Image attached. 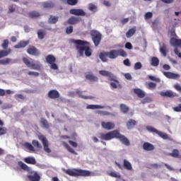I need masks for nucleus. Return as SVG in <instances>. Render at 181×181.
Segmentation results:
<instances>
[{"label": "nucleus", "instance_id": "obj_1", "mask_svg": "<svg viewBox=\"0 0 181 181\" xmlns=\"http://www.w3.org/2000/svg\"><path fill=\"white\" fill-rule=\"evenodd\" d=\"M99 138L100 139H102V141H111V139L115 138L116 139H119L123 145H125V146H129V145H131V142H129L128 138L124 135L121 134L118 130L108 132L106 134L100 133Z\"/></svg>", "mask_w": 181, "mask_h": 181}, {"label": "nucleus", "instance_id": "obj_2", "mask_svg": "<svg viewBox=\"0 0 181 181\" xmlns=\"http://www.w3.org/2000/svg\"><path fill=\"white\" fill-rule=\"evenodd\" d=\"M71 42L76 45V49L80 57H83L84 53L86 57H90L93 54V49L88 46L90 42L81 40H71ZM86 45L88 46H86Z\"/></svg>", "mask_w": 181, "mask_h": 181}, {"label": "nucleus", "instance_id": "obj_3", "mask_svg": "<svg viewBox=\"0 0 181 181\" xmlns=\"http://www.w3.org/2000/svg\"><path fill=\"white\" fill-rule=\"evenodd\" d=\"M118 56H122V57H127V52H125L124 49H112L110 52H102L99 54V57L102 62L104 63L108 62L109 59H117Z\"/></svg>", "mask_w": 181, "mask_h": 181}, {"label": "nucleus", "instance_id": "obj_4", "mask_svg": "<svg viewBox=\"0 0 181 181\" xmlns=\"http://www.w3.org/2000/svg\"><path fill=\"white\" fill-rule=\"evenodd\" d=\"M65 173L69 175V176H72L73 177H78L80 176L87 177L88 176H91V172L81 169H68L65 170Z\"/></svg>", "mask_w": 181, "mask_h": 181}, {"label": "nucleus", "instance_id": "obj_5", "mask_svg": "<svg viewBox=\"0 0 181 181\" xmlns=\"http://www.w3.org/2000/svg\"><path fill=\"white\" fill-rule=\"evenodd\" d=\"M90 36L92 37V40L95 46H98L100 43H101V39H102V35L101 33L95 30H92L90 31Z\"/></svg>", "mask_w": 181, "mask_h": 181}, {"label": "nucleus", "instance_id": "obj_6", "mask_svg": "<svg viewBox=\"0 0 181 181\" xmlns=\"http://www.w3.org/2000/svg\"><path fill=\"white\" fill-rule=\"evenodd\" d=\"M99 74H100V76H103L104 77H108V80L110 81H115V83H117V84H119V81L117 79V76L108 71H99Z\"/></svg>", "mask_w": 181, "mask_h": 181}, {"label": "nucleus", "instance_id": "obj_7", "mask_svg": "<svg viewBox=\"0 0 181 181\" xmlns=\"http://www.w3.org/2000/svg\"><path fill=\"white\" fill-rule=\"evenodd\" d=\"M170 35L173 37L170 40V43L171 46H177L178 47L181 48V40L175 38L177 37V35H176V32L175 31V30H172L170 31Z\"/></svg>", "mask_w": 181, "mask_h": 181}, {"label": "nucleus", "instance_id": "obj_8", "mask_svg": "<svg viewBox=\"0 0 181 181\" xmlns=\"http://www.w3.org/2000/svg\"><path fill=\"white\" fill-rule=\"evenodd\" d=\"M38 139H40V141H41V142L43 145L45 152H46L47 153H51L52 149H50V148H49V141H47V139L46 138V136H45L43 135H40V136H38Z\"/></svg>", "mask_w": 181, "mask_h": 181}, {"label": "nucleus", "instance_id": "obj_9", "mask_svg": "<svg viewBox=\"0 0 181 181\" xmlns=\"http://www.w3.org/2000/svg\"><path fill=\"white\" fill-rule=\"evenodd\" d=\"M30 175H27L28 180L30 181H40V175L36 171H30Z\"/></svg>", "mask_w": 181, "mask_h": 181}, {"label": "nucleus", "instance_id": "obj_10", "mask_svg": "<svg viewBox=\"0 0 181 181\" xmlns=\"http://www.w3.org/2000/svg\"><path fill=\"white\" fill-rule=\"evenodd\" d=\"M69 12L71 15H75V16H86L84 10L81 8H72Z\"/></svg>", "mask_w": 181, "mask_h": 181}, {"label": "nucleus", "instance_id": "obj_11", "mask_svg": "<svg viewBox=\"0 0 181 181\" xmlns=\"http://www.w3.org/2000/svg\"><path fill=\"white\" fill-rule=\"evenodd\" d=\"M101 126L104 129H107V131H111V129H114L115 128V124L111 122H102Z\"/></svg>", "mask_w": 181, "mask_h": 181}, {"label": "nucleus", "instance_id": "obj_12", "mask_svg": "<svg viewBox=\"0 0 181 181\" xmlns=\"http://www.w3.org/2000/svg\"><path fill=\"white\" fill-rule=\"evenodd\" d=\"M161 97H166V98H174L177 97V93L172 92V90H167L165 92H160Z\"/></svg>", "mask_w": 181, "mask_h": 181}, {"label": "nucleus", "instance_id": "obj_13", "mask_svg": "<svg viewBox=\"0 0 181 181\" xmlns=\"http://www.w3.org/2000/svg\"><path fill=\"white\" fill-rule=\"evenodd\" d=\"M27 53H28V54H30L31 56H39V54H40L39 49H37V48L34 46L30 47L27 49Z\"/></svg>", "mask_w": 181, "mask_h": 181}, {"label": "nucleus", "instance_id": "obj_14", "mask_svg": "<svg viewBox=\"0 0 181 181\" xmlns=\"http://www.w3.org/2000/svg\"><path fill=\"white\" fill-rule=\"evenodd\" d=\"M48 97L52 100L60 98V93L56 90H51L48 92Z\"/></svg>", "mask_w": 181, "mask_h": 181}, {"label": "nucleus", "instance_id": "obj_15", "mask_svg": "<svg viewBox=\"0 0 181 181\" xmlns=\"http://www.w3.org/2000/svg\"><path fill=\"white\" fill-rule=\"evenodd\" d=\"M163 75L165 76L167 78H172L173 80L179 78L180 77L179 74H175L173 72H163Z\"/></svg>", "mask_w": 181, "mask_h": 181}, {"label": "nucleus", "instance_id": "obj_16", "mask_svg": "<svg viewBox=\"0 0 181 181\" xmlns=\"http://www.w3.org/2000/svg\"><path fill=\"white\" fill-rule=\"evenodd\" d=\"M81 21V18L71 16L68 19L69 25H77Z\"/></svg>", "mask_w": 181, "mask_h": 181}, {"label": "nucleus", "instance_id": "obj_17", "mask_svg": "<svg viewBox=\"0 0 181 181\" xmlns=\"http://www.w3.org/2000/svg\"><path fill=\"white\" fill-rule=\"evenodd\" d=\"M134 94H136V95H137V97H139V98H144L145 95H146L145 92L140 88H134Z\"/></svg>", "mask_w": 181, "mask_h": 181}, {"label": "nucleus", "instance_id": "obj_18", "mask_svg": "<svg viewBox=\"0 0 181 181\" xmlns=\"http://www.w3.org/2000/svg\"><path fill=\"white\" fill-rule=\"evenodd\" d=\"M18 166L23 169V170H25L26 172H32V168H30L28 165L22 161H18Z\"/></svg>", "mask_w": 181, "mask_h": 181}, {"label": "nucleus", "instance_id": "obj_19", "mask_svg": "<svg viewBox=\"0 0 181 181\" xmlns=\"http://www.w3.org/2000/svg\"><path fill=\"white\" fill-rule=\"evenodd\" d=\"M76 94L78 95L79 98H83V100H93L94 98L93 96H86L83 95V91H81L78 89L76 90Z\"/></svg>", "mask_w": 181, "mask_h": 181}, {"label": "nucleus", "instance_id": "obj_20", "mask_svg": "<svg viewBox=\"0 0 181 181\" xmlns=\"http://www.w3.org/2000/svg\"><path fill=\"white\" fill-rule=\"evenodd\" d=\"M143 148L144 149V151H153V149H155V146H153V144L151 143L145 142L143 144Z\"/></svg>", "mask_w": 181, "mask_h": 181}, {"label": "nucleus", "instance_id": "obj_21", "mask_svg": "<svg viewBox=\"0 0 181 181\" xmlns=\"http://www.w3.org/2000/svg\"><path fill=\"white\" fill-rule=\"evenodd\" d=\"M27 45H29V42L21 41L18 44L14 46V49H23L24 47H26Z\"/></svg>", "mask_w": 181, "mask_h": 181}, {"label": "nucleus", "instance_id": "obj_22", "mask_svg": "<svg viewBox=\"0 0 181 181\" xmlns=\"http://www.w3.org/2000/svg\"><path fill=\"white\" fill-rule=\"evenodd\" d=\"M87 110H103L105 108V106L100 105H88L86 106Z\"/></svg>", "mask_w": 181, "mask_h": 181}, {"label": "nucleus", "instance_id": "obj_23", "mask_svg": "<svg viewBox=\"0 0 181 181\" xmlns=\"http://www.w3.org/2000/svg\"><path fill=\"white\" fill-rule=\"evenodd\" d=\"M24 162L28 163L29 165H36V159L35 157H26L24 158Z\"/></svg>", "mask_w": 181, "mask_h": 181}, {"label": "nucleus", "instance_id": "obj_24", "mask_svg": "<svg viewBox=\"0 0 181 181\" xmlns=\"http://www.w3.org/2000/svg\"><path fill=\"white\" fill-rule=\"evenodd\" d=\"M126 125H127L128 129H132V128H134V127H135L136 125V121H135L132 119H130L126 123Z\"/></svg>", "mask_w": 181, "mask_h": 181}, {"label": "nucleus", "instance_id": "obj_25", "mask_svg": "<svg viewBox=\"0 0 181 181\" xmlns=\"http://www.w3.org/2000/svg\"><path fill=\"white\" fill-rule=\"evenodd\" d=\"M62 145L64 146V147L66 148V149H67L68 152H70V153H72L73 155H77V152H76V151H74V149L73 148H71L69 144L66 143V142H63Z\"/></svg>", "mask_w": 181, "mask_h": 181}, {"label": "nucleus", "instance_id": "obj_26", "mask_svg": "<svg viewBox=\"0 0 181 181\" xmlns=\"http://www.w3.org/2000/svg\"><path fill=\"white\" fill-rule=\"evenodd\" d=\"M45 59L48 64H52V63H56V57H54L52 54L47 55Z\"/></svg>", "mask_w": 181, "mask_h": 181}, {"label": "nucleus", "instance_id": "obj_27", "mask_svg": "<svg viewBox=\"0 0 181 181\" xmlns=\"http://www.w3.org/2000/svg\"><path fill=\"white\" fill-rule=\"evenodd\" d=\"M59 22V16H50L48 19V23H51V25H54Z\"/></svg>", "mask_w": 181, "mask_h": 181}, {"label": "nucleus", "instance_id": "obj_28", "mask_svg": "<svg viewBox=\"0 0 181 181\" xmlns=\"http://www.w3.org/2000/svg\"><path fill=\"white\" fill-rule=\"evenodd\" d=\"M120 111L123 114H128L129 112V107L125 104H120Z\"/></svg>", "mask_w": 181, "mask_h": 181}, {"label": "nucleus", "instance_id": "obj_29", "mask_svg": "<svg viewBox=\"0 0 181 181\" xmlns=\"http://www.w3.org/2000/svg\"><path fill=\"white\" fill-rule=\"evenodd\" d=\"M136 32V27L129 29L126 33L127 37H128V38L132 37V36H134L135 35Z\"/></svg>", "mask_w": 181, "mask_h": 181}, {"label": "nucleus", "instance_id": "obj_30", "mask_svg": "<svg viewBox=\"0 0 181 181\" xmlns=\"http://www.w3.org/2000/svg\"><path fill=\"white\" fill-rule=\"evenodd\" d=\"M160 52L164 57H166L168 54V47H166V45L163 44V45L160 47Z\"/></svg>", "mask_w": 181, "mask_h": 181}, {"label": "nucleus", "instance_id": "obj_31", "mask_svg": "<svg viewBox=\"0 0 181 181\" xmlns=\"http://www.w3.org/2000/svg\"><path fill=\"white\" fill-rule=\"evenodd\" d=\"M86 80H89V81H98V78L91 74H86Z\"/></svg>", "mask_w": 181, "mask_h": 181}, {"label": "nucleus", "instance_id": "obj_32", "mask_svg": "<svg viewBox=\"0 0 181 181\" xmlns=\"http://www.w3.org/2000/svg\"><path fill=\"white\" fill-rule=\"evenodd\" d=\"M151 64L153 67H158L159 66V59L156 57H153L151 60Z\"/></svg>", "mask_w": 181, "mask_h": 181}, {"label": "nucleus", "instance_id": "obj_33", "mask_svg": "<svg viewBox=\"0 0 181 181\" xmlns=\"http://www.w3.org/2000/svg\"><path fill=\"white\" fill-rule=\"evenodd\" d=\"M23 146L28 149L29 152H35V147L32 145V144L29 142H25L23 144Z\"/></svg>", "mask_w": 181, "mask_h": 181}, {"label": "nucleus", "instance_id": "obj_34", "mask_svg": "<svg viewBox=\"0 0 181 181\" xmlns=\"http://www.w3.org/2000/svg\"><path fill=\"white\" fill-rule=\"evenodd\" d=\"M40 124L42 125L43 128H45V129H49V128H50L49 122H47V120L45 118H41Z\"/></svg>", "mask_w": 181, "mask_h": 181}, {"label": "nucleus", "instance_id": "obj_35", "mask_svg": "<svg viewBox=\"0 0 181 181\" xmlns=\"http://www.w3.org/2000/svg\"><path fill=\"white\" fill-rule=\"evenodd\" d=\"M45 36H46V31L45 30H38L37 31V37L40 40L45 39Z\"/></svg>", "mask_w": 181, "mask_h": 181}, {"label": "nucleus", "instance_id": "obj_36", "mask_svg": "<svg viewBox=\"0 0 181 181\" xmlns=\"http://www.w3.org/2000/svg\"><path fill=\"white\" fill-rule=\"evenodd\" d=\"M29 18H31L32 19L35 18H39L40 16V13L37 11H30L28 13Z\"/></svg>", "mask_w": 181, "mask_h": 181}, {"label": "nucleus", "instance_id": "obj_37", "mask_svg": "<svg viewBox=\"0 0 181 181\" xmlns=\"http://www.w3.org/2000/svg\"><path fill=\"white\" fill-rule=\"evenodd\" d=\"M123 166L127 170H131L132 169V165H131V163L127 160H124Z\"/></svg>", "mask_w": 181, "mask_h": 181}, {"label": "nucleus", "instance_id": "obj_38", "mask_svg": "<svg viewBox=\"0 0 181 181\" xmlns=\"http://www.w3.org/2000/svg\"><path fill=\"white\" fill-rule=\"evenodd\" d=\"M11 52H12V49H11L0 51L1 58L2 59V57H6V56H8L11 53Z\"/></svg>", "mask_w": 181, "mask_h": 181}, {"label": "nucleus", "instance_id": "obj_39", "mask_svg": "<svg viewBox=\"0 0 181 181\" xmlns=\"http://www.w3.org/2000/svg\"><path fill=\"white\" fill-rule=\"evenodd\" d=\"M157 135L160 136V138H162L163 139H168L169 138L168 134L163 132H160L159 130L158 132H157Z\"/></svg>", "mask_w": 181, "mask_h": 181}, {"label": "nucleus", "instance_id": "obj_40", "mask_svg": "<svg viewBox=\"0 0 181 181\" xmlns=\"http://www.w3.org/2000/svg\"><path fill=\"white\" fill-rule=\"evenodd\" d=\"M107 175L109 176H111V177H116L117 179H120V177H121V174L120 173L112 172V171L110 172V173H108Z\"/></svg>", "mask_w": 181, "mask_h": 181}, {"label": "nucleus", "instance_id": "obj_41", "mask_svg": "<svg viewBox=\"0 0 181 181\" xmlns=\"http://www.w3.org/2000/svg\"><path fill=\"white\" fill-rule=\"evenodd\" d=\"M30 67L33 70H40V64H35L33 62H32Z\"/></svg>", "mask_w": 181, "mask_h": 181}, {"label": "nucleus", "instance_id": "obj_42", "mask_svg": "<svg viewBox=\"0 0 181 181\" xmlns=\"http://www.w3.org/2000/svg\"><path fill=\"white\" fill-rule=\"evenodd\" d=\"M170 156L173 158H179V150L173 149V152L169 154Z\"/></svg>", "mask_w": 181, "mask_h": 181}, {"label": "nucleus", "instance_id": "obj_43", "mask_svg": "<svg viewBox=\"0 0 181 181\" xmlns=\"http://www.w3.org/2000/svg\"><path fill=\"white\" fill-rule=\"evenodd\" d=\"M32 144L35 148H38L39 149H42V145H41L40 143H39V141H37V140H33L32 141Z\"/></svg>", "mask_w": 181, "mask_h": 181}, {"label": "nucleus", "instance_id": "obj_44", "mask_svg": "<svg viewBox=\"0 0 181 181\" xmlns=\"http://www.w3.org/2000/svg\"><path fill=\"white\" fill-rule=\"evenodd\" d=\"M23 62L25 64V66H27V67H30V66L32 64V62H30V60L29 59H28L26 57H23Z\"/></svg>", "mask_w": 181, "mask_h": 181}, {"label": "nucleus", "instance_id": "obj_45", "mask_svg": "<svg viewBox=\"0 0 181 181\" xmlns=\"http://www.w3.org/2000/svg\"><path fill=\"white\" fill-rule=\"evenodd\" d=\"M148 78L149 80H151V81H156V83H159L160 81V78H156V76H153L152 75H148Z\"/></svg>", "mask_w": 181, "mask_h": 181}, {"label": "nucleus", "instance_id": "obj_46", "mask_svg": "<svg viewBox=\"0 0 181 181\" xmlns=\"http://www.w3.org/2000/svg\"><path fill=\"white\" fill-rule=\"evenodd\" d=\"M146 128L147 131H149V132H154L155 134H158V130L152 126H147Z\"/></svg>", "mask_w": 181, "mask_h": 181}, {"label": "nucleus", "instance_id": "obj_47", "mask_svg": "<svg viewBox=\"0 0 181 181\" xmlns=\"http://www.w3.org/2000/svg\"><path fill=\"white\" fill-rule=\"evenodd\" d=\"M88 9L91 11V12H95V11H97V6L90 3L88 4Z\"/></svg>", "mask_w": 181, "mask_h": 181}, {"label": "nucleus", "instance_id": "obj_48", "mask_svg": "<svg viewBox=\"0 0 181 181\" xmlns=\"http://www.w3.org/2000/svg\"><path fill=\"white\" fill-rule=\"evenodd\" d=\"M16 11V5H11L8 6V13H13Z\"/></svg>", "mask_w": 181, "mask_h": 181}, {"label": "nucleus", "instance_id": "obj_49", "mask_svg": "<svg viewBox=\"0 0 181 181\" xmlns=\"http://www.w3.org/2000/svg\"><path fill=\"white\" fill-rule=\"evenodd\" d=\"M11 62V59L9 58H6L4 59L0 60V64H9Z\"/></svg>", "mask_w": 181, "mask_h": 181}, {"label": "nucleus", "instance_id": "obj_50", "mask_svg": "<svg viewBox=\"0 0 181 181\" xmlns=\"http://www.w3.org/2000/svg\"><path fill=\"white\" fill-rule=\"evenodd\" d=\"M78 3V0H67L66 1V4H68V5H71V6H74V5H77V4Z\"/></svg>", "mask_w": 181, "mask_h": 181}, {"label": "nucleus", "instance_id": "obj_51", "mask_svg": "<svg viewBox=\"0 0 181 181\" xmlns=\"http://www.w3.org/2000/svg\"><path fill=\"white\" fill-rule=\"evenodd\" d=\"M134 70H141L142 69V64L141 62H136L134 66Z\"/></svg>", "mask_w": 181, "mask_h": 181}, {"label": "nucleus", "instance_id": "obj_52", "mask_svg": "<svg viewBox=\"0 0 181 181\" xmlns=\"http://www.w3.org/2000/svg\"><path fill=\"white\" fill-rule=\"evenodd\" d=\"M97 114H99V115H110L111 113L107 112V111H103V110H98Z\"/></svg>", "mask_w": 181, "mask_h": 181}, {"label": "nucleus", "instance_id": "obj_53", "mask_svg": "<svg viewBox=\"0 0 181 181\" xmlns=\"http://www.w3.org/2000/svg\"><path fill=\"white\" fill-rule=\"evenodd\" d=\"M152 16H153V14L152 13V12H147L144 16V19H146V21H148V19H151Z\"/></svg>", "mask_w": 181, "mask_h": 181}, {"label": "nucleus", "instance_id": "obj_54", "mask_svg": "<svg viewBox=\"0 0 181 181\" xmlns=\"http://www.w3.org/2000/svg\"><path fill=\"white\" fill-rule=\"evenodd\" d=\"M148 88H149V90H152L153 88H156V83H155L153 82H149L148 83Z\"/></svg>", "mask_w": 181, "mask_h": 181}, {"label": "nucleus", "instance_id": "obj_55", "mask_svg": "<svg viewBox=\"0 0 181 181\" xmlns=\"http://www.w3.org/2000/svg\"><path fill=\"white\" fill-rule=\"evenodd\" d=\"M6 131H8L6 127H0V136L5 135V134H6Z\"/></svg>", "mask_w": 181, "mask_h": 181}, {"label": "nucleus", "instance_id": "obj_56", "mask_svg": "<svg viewBox=\"0 0 181 181\" xmlns=\"http://www.w3.org/2000/svg\"><path fill=\"white\" fill-rule=\"evenodd\" d=\"M173 111L175 112H181V103L179 104L177 107H173Z\"/></svg>", "mask_w": 181, "mask_h": 181}, {"label": "nucleus", "instance_id": "obj_57", "mask_svg": "<svg viewBox=\"0 0 181 181\" xmlns=\"http://www.w3.org/2000/svg\"><path fill=\"white\" fill-rule=\"evenodd\" d=\"M9 45V41L8 40H4L2 44L3 49H7Z\"/></svg>", "mask_w": 181, "mask_h": 181}, {"label": "nucleus", "instance_id": "obj_58", "mask_svg": "<svg viewBox=\"0 0 181 181\" xmlns=\"http://www.w3.org/2000/svg\"><path fill=\"white\" fill-rule=\"evenodd\" d=\"M66 33L67 35H71V33H73V26L70 25L69 27H67L66 29Z\"/></svg>", "mask_w": 181, "mask_h": 181}, {"label": "nucleus", "instance_id": "obj_59", "mask_svg": "<svg viewBox=\"0 0 181 181\" xmlns=\"http://www.w3.org/2000/svg\"><path fill=\"white\" fill-rule=\"evenodd\" d=\"M69 144H71V146H73V148H77V146H78L77 142L71 140H69Z\"/></svg>", "mask_w": 181, "mask_h": 181}, {"label": "nucleus", "instance_id": "obj_60", "mask_svg": "<svg viewBox=\"0 0 181 181\" xmlns=\"http://www.w3.org/2000/svg\"><path fill=\"white\" fill-rule=\"evenodd\" d=\"M50 64V69H52V70H57L59 69V66H57V64H56L55 62H53Z\"/></svg>", "mask_w": 181, "mask_h": 181}, {"label": "nucleus", "instance_id": "obj_61", "mask_svg": "<svg viewBox=\"0 0 181 181\" xmlns=\"http://www.w3.org/2000/svg\"><path fill=\"white\" fill-rule=\"evenodd\" d=\"M44 8H53V4L49 2L44 3L43 4Z\"/></svg>", "mask_w": 181, "mask_h": 181}, {"label": "nucleus", "instance_id": "obj_62", "mask_svg": "<svg viewBox=\"0 0 181 181\" xmlns=\"http://www.w3.org/2000/svg\"><path fill=\"white\" fill-rule=\"evenodd\" d=\"M28 76H35V77H38L39 73L35 72V71H28Z\"/></svg>", "mask_w": 181, "mask_h": 181}, {"label": "nucleus", "instance_id": "obj_63", "mask_svg": "<svg viewBox=\"0 0 181 181\" xmlns=\"http://www.w3.org/2000/svg\"><path fill=\"white\" fill-rule=\"evenodd\" d=\"M174 53L176 54V56L179 57L181 59V52H179V49H177V47L175 48Z\"/></svg>", "mask_w": 181, "mask_h": 181}, {"label": "nucleus", "instance_id": "obj_64", "mask_svg": "<svg viewBox=\"0 0 181 181\" xmlns=\"http://www.w3.org/2000/svg\"><path fill=\"white\" fill-rule=\"evenodd\" d=\"M123 63H124V66H127V67L131 66V62H129V59H124Z\"/></svg>", "mask_w": 181, "mask_h": 181}]
</instances>
